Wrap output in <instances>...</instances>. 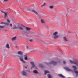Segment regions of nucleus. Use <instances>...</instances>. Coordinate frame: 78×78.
I'll use <instances>...</instances> for the list:
<instances>
[{
  "label": "nucleus",
  "instance_id": "11",
  "mask_svg": "<svg viewBox=\"0 0 78 78\" xmlns=\"http://www.w3.org/2000/svg\"><path fill=\"white\" fill-rule=\"evenodd\" d=\"M4 15L3 16V17L4 18H5L6 17V16H7V15H8V13L6 12H5V13H4Z\"/></svg>",
  "mask_w": 78,
  "mask_h": 78
},
{
  "label": "nucleus",
  "instance_id": "15",
  "mask_svg": "<svg viewBox=\"0 0 78 78\" xmlns=\"http://www.w3.org/2000/svg\"><path fill=\"white\" fill-rule=\"evenodd\" d=\"M18 55H23L22 52L20 51H18Z\"/></svg>",
  "mask_w": 78,
  "mask_h": 78
},
{
  "label": "nucleus",
  "instance_id": "6",
  "mask_svg": "<svg viewBox=\"0 0 78 78\" xmlns=\"http://www.w3.org/2000/svg\"><path fill=\"white\" fill-rule=\"evenodd\" d=\"M70 62H71V64H75V65H76L77 66H78V64L72 60H70Z\"/></svg>",
  "mask_w": 78,
  "mask_h": 78
},
{
  "label": "nucleus",
  "instance_id": "38",
  "mask_svg": "<svg viewBox=\"0 0 78 78\" xmlns=\"http://www.w3.org/2000/svg\"><path fill=\"white\" fill-rule=\"evenodd\" d=\"M36 69H37V67H36Z\"/></svg>",
  "mask_w": 78,
  "mask_h": 78
},
{
  "label": "nucleus",
  "instance_id": "27",
  "mask_svg": "<svg viewBox=\"0 0 78 78\" xmlns=\"http://www.w3.org/2000/svg\"><path fill=\"white\" fill-rule=\"evenodd\" d=\"M7 22H8V23H10V22H11L10 20H7Z\"/></svg>",
  "mask_w": 78,
  "mask_h": 78
},
{
  "label": "nucleus",
  "instance_id": "29",
  "mask_svg": "<svg viewBox=\"0 0 78 78\" xmlns=\"http://www.w3.org/2000/svg\"><path fill=\"white\" fill-rule=\"evenodd\" d=\"M4 56L5 58H6V57H7V55H4Z\"/></svg>",
  "mask_w": 78,
  "mask_h": 78
},
{
  "label": "nucleus",
  "instance_id": "3",
  "mask_svg": "<svg viewBox=\"0 0 78 78\" xmlns=\"http://www.w3.org/2000/svg\"><path fill=\"white\" fill-rule=\"evenodd\" d=\"M21 74L23 76H28V74L26 73V71H23L21 72Z\"/></svg>",
  "mask_w": 78,
  "mask_h": 78
},
{
  "label": "nucleus",
  "instance_id": "10",
  "mask_svg": "<svg viewBox=\"0 0 78 78\" xmlns=\"http://www.w3.org/2000/svg\"><path fill=\"white\" fill-rule=\"evenodd\" d=\"M72 68L73 69H74V70H76V69H77V68H76V66H72Z\"/></svg>",
  "mask_w": 78,
  "mask_h": 78
},
{
  "label": "nucleus",
  "instance_id": "31",
  "mask_svg": "<svg viewBox=\"0 0 78 78\" xmlns=\"http://www.w3.org/2000/svg\"><path fill=\"white\" fill-rule=\"evenodd\" d=\"M26 48H27V49H29V47H28V46H27Z\"/></svg>",
  "mask_w": 78,
  "mask_h": 78
},
{
  "label": "nucleus",
  "instance_id": "34",
  "mask_svg": "<svg viewBox=\"0 0 78 78\" xmlns=\"http://www.w3.org/2000/svg\"><path fill=\"white\" fill-rule=\"evenodd\" d=\"M66 61H63V63H64V64H66Z\"/></svg>",
  "mask_w": 78,
  "mask_h": 78
},
{
  "label": "nucleus",
  "instance_id": "9",
  "mask_svg": "<svg viewBox=\"0 0 78 78\" xmlns=\"http://www.w3.org/2000/svg\"><path fill=\"white\" fill-rule=\"evenodd\" d=\"M65 69L66 70H67V71H68L69 72H73L72 70L70 69H69L68 68H66Z\"/></svg>",
  "mask_w": 78,
  "mask_h": 78
},
{
  "label": "nucleus",
  "instance_id": "2",
  "mask_svg": "<svg viewBox=\"0 0 78 78\" xmlns=\"http://www.w3.org/2000/svg\"><path fill=\"white\" fill-rule=\"evenodd\" d=\"M57 62L54 61H51L49 63H47V65H50V64H53L54 66H55L57 64Z\"/></svg>",
  "mask_w": 78,
  "mask_h": 78
},
{
  "label": "nucleus",
  "instance_id": "26",
  "mask_svg": "<svg viewBox=\"0 0 78 78\" xmlns=\"http://www.w3.org/2000/svg\"><path fill=\"white\" fill-rule=\"evenodd\" d=\"M49 8L50 9H53V6H50Z\"/></svg>",
  "mask_w": 78,
  "mask_h": 78
},
{
  "label": "nucleus",
  "instance_id": "8",
  "mask_svg": "<svg viewBox=\"0 0 78 78\" xmlns=\"http://www.w3.org/2000/svg\"><path fill=\"white\" fill-rule=\"evenodd\" d=\"M30 64H31L32 66V67H31V69H33V68L36 67V66L34 65V62H30Z\"/></svg>",
  "mask_w": 78,
  "mask_h": 78
},
{
  "label": "nucleus",
  "instance_id": "28",
  "mask_svg": "<svg viewBox=\"0 0 78 78\" xmlns=\"http://www.w3.org/2000/svg\"><path fill=\"white\" fill-rule=\"evenodd\" d=\"M45 5H46V4L45 3H44L43 4V5H42V6H45Z\"/></svg>",
  "mask_w": 78,
  "mask_h": 78
},
{
  "label": "nucleus",
  "instance_id": "22",
  "mask_svg": "<svg viewBox=\"0 0 78 78\" xmlns=\"http://www.w3.org/2000/svg\"><path fill=\"white\" fill-rule=\"evenodd\" d=\"M1 24H2V23H4V24H6V25H8V23L7 22H4L3 23V22H2L1 23Z\"/></svg>",
  "mask_w": 78,
  "mask_h": 78
},
{
  "label": "nucleus",
  "instance_id": "35",
  "mask_svg": "<svg viewBox=\"0 0 78 78\" xmlns=\"http://www.w3.org/2000/svg\"><path fill=\"white\" fill-rule=\"evenodd\" d=\"M17 1H18V2H19V1H20V0H17Z\"/></svg>",
  "mask_w": 78,
  "mask_h": 78
},
{
  "label": "nucleus",
  "instance_id": "16",
  "mask_svg": "<svg viewBox=\"0 0 78 78\" xmlns=\"http://www.w3.org/2000/svg\"><path fill=\"white\" fill-rule=\"evenodd\" d=\"M73 71L76 75H77L78 74V71H76V70H74Z\"/></svg>",
  "mask_w": 78,
  "mask_h": 78
},
{
  "label": "nucleus",
  "instance_id": "23",
  "mask_svg": "<svg viewBox=\"0 0 78 78\" xmlns=\"http://www.w3.org/2000/svg\"><path fill=\"white\" fill-rule=\"evenodd\" d=\"M41 22L42 23H45V21L42 20H41Z\"/></svg>",
  "mask_w": 78,
  "mask_h": 78
},
{
  "label": "nucleus",
  "instance_id": "19",
  "mask_svg": "<svg viewBox=\"0 0 78 78\" xmlns=\"http://www.w3.org/2000/svg\"><path fill=\"white\" fill-rule=\"evenodd\" d=\"M58 76H59L61 77L62 78H64V76L62 75V74H59Z\"/></svg>",
  "mask_w": 78,
  "mask_h": 78
},
{
  "label": "nucleus",
  "instance_id": "7",
  "mask_svg": "<svg viewBox=\"0 0 78 78\" xmlns=\"http://www.w3.org/2000/svg\"><path fill=\"white\" fill-rule=\"evenodd\" d=\"M23 56H21L20 57V60L21 61H22L23 63H25V61L23 60Z\"/></svg>",
  "mask_w": 78,
  "mask_h": 78
},
{
  "label": "nucleus",
  "instance_id": "30",
  "mask_svg": "<svg viewBox=\"0 0 78 78\" xmlns=\"http://www.w3.org/2000/svg\"><path fill=\"white\" fill-rule=\"evenodd\" d=\"M32 41H33V40H29V41L30 42H32Z\"/></svg>",
  "mask_w": 78,
  "mask_h": 78
},
{
  "label": "nucleus",
  "instance_id": "20",
  "mask_svg": "<svg viewBox=\"0 0 78 78\" xmlns=\"http://www.w3.org/2000/svg\"><path fill=\"white\" fill-rule=\"evenodd\" d=\"M63 40H64V41H66V42H67V39H66V37H63Z\"/></svg>",
  "mask_w": 78,
  "mask_h": 78
},
{
  "label": "nucleus",
  "instance_id": "13",
  "mask_svg": "<svg viewBox=\"0 0 78 78\" xmlns=\"http://www.w3.org/2000/svg\"><path fill=\"white\" fill-rule=\"evenodd\" d=\"M6 47L8 48V49H9L10 48V47H9V44H7L6 45Z\"/></svg>",
  "mask_w": 78,
  "mask_h": 78
},
{
  "label": "nucleus",
  "instance_id": "37",
  "mask_svg": "<svg viewBox=\"0 0 78 78\" xmlns=\"http://www.w3.org/2000/svg\"><path fill=\"white\" fill-rule=\"evenodd\" d=\"M25 67L26 69H27V67Z\"/></svg>",
  "mask_w": 78,
  "mask_h": 78
},
{
  "label": "nucleus",
  "instance_id": "25",
  "mask_svg": "<svg viewBox=\"0 0 78 78\" xmlns=\"http://www.w3.org/2000/svg\"><path fill=\"white\" fill-rule=\"evenodd\" d=\"M4 28V26H0V28Z\"/></svg>",
  "mask_w": 78,
  "mask_h": 78
},
{
  "label": "nucleus",
  "instance_id": "18",
  "mask_svg": "<svg viewBox=\"0 0 78 78\" xmlns=\"http://www.w3.org/2000/svg\"><path fill=\"white\" fill-rule=\"evenodd\" d=\"M32 12H33L34 13H35V14H38V13H37V12L35 10H32Z\"/></svg>",
  "mask_w": 78,
  "mask_h": 78
},
{
  "label": "nucleus",
  "instance_id": "5",
  "mask_svg": "<svg viewBox=\"0 0 78 78\" xmlns=\"http://www.w3.org/2000/svg\"><path fill=\"white\" fill-rule=\"evenodd\" d=\"M24 59L26 61H27V60H29L30 59V58H28V56H27V55H24Z\"/></svg>",
  "mask_w": 78,
  "mask_h": 78
},
{
  "label": "nucleus",
  "instance_id": "24",
  "mask_svg": "<svg viewBox=\"0 0 78 78\" xmlns=\"http://www.w3.org/2000/svg\"><path fill=\"white\" fill-rule=\"evenodd\" d=\"M16 37H15L13 38H12V41H14V40H16Z\"/></svg>",
  "mask_w": 78,
  "mask_h": 78
},
{
  "label": "nucleus",
  "instance_id": "33",
  "mask_svg": "<svg viewBox=\"0 0 78 78\" xmlns=\"http://www.w3.org/2000/svg\"><path fill=\"white\" fill-rule=\"evenodd\" d=\"M7 1H8V0H4V2H7Z\"/></svg>",
  "mask_w": 78,
  "mask_h": 78
},
{
  "label": "nucleus",
  "instance_id": "1",
  "mask_svg": "<svg viewBox=\"0 0 78 78\" xmlns=\"http://www.w3.org/2000/svg\"><path fill=\"white\" fill-rule=\"evenodd\" d=\"M13 28L15 30H16L17 29H20V30H22V31H23L24 33H27V34H30V33H31V32L30 31L31 30V28L29 27H26L25 29L21 27H17L16 25H14L13 27Z\"/></svg>",
  "mask_w": 78,
  "mask_h": 78
},
{
  "label": "nucleus",
  "instance_id": "21",
  "mask_svg": "<svg viewBox=\"0 0 78 78\" xmlns=\"http://www.w3.org/2000/svg\"><path fill=\"white\" fill-rule=\"evenodd\" d=\"M7 25H8V26H9V27H12V23H10V24H9L8 23V24H7Z\"/></svg>",
  "mask_w": 78,
  "mask_h": 78
},
{
  "label": "nucleus",
  "instance_id": "4",
  "mask_svg": "<svg viewBox=\"0 0 78 78\" xmlns=\"http://www.w3.org/2000/svg\"><path fill=\"white\" fill-rule=\"evenodd\" d=\"M58 34V32H56L54 33L53 34V37L55 39H56V38H58L59 36L57 35V34Z\"/></svg>",
  "mask_w": 78,
  "mask_h": 78
},
{
  "label": "nucleus",
  "instance_id": "14",
  "mask_svg": "<svg viewBox=\"0 0 78 78\" xmlns=\"http://www.w3.org/2000/svg\"><path fill=\"white\" fill-rule=\"evenodd\" d=\"M47 76L48 78H52V76L50 74H48L47 75Z\"/></svg>",
  "mask_w": 78,
  "mask_h": 78
},
{
  "label": "nucleus",
  "instance_id": "32",
  "mask_svg": "<svg viewBox=\"0 0 78 78\" xmlns=\"http://www.w3.org/2000/svg\"><path fill=\"white\" fill-rule=\"evenodd\" d=\"M1 12L2 13H3V14H4L5 13V12H4V11H3L2 10L1 11Z\"/></svg>",
  "mask_w": 78,
  "mask_h": 78
},
{
  "label": "nucleus",
  "instance_id": "12",
  "mask_svg": "<svg viewBox=\"0 0 78 78\" xmlns=\"http://www.w3.org/2000/svg\"><path fill=\"white\" fill-rule=\"evenodd\" d=\"M33 73H36V74H38V72L36 70H34L33 71Z\"/></svg>",
  "mask_w": 78,
  "mask_h": 78
},
{
  "label": "nucleus",
  "instance_id": "36",
  "mask_svg": "<svg viewBox=\"0 0 78 78\" xmlns=\"http://www.w3.org/2000/svg\"><path fill=\"white\" fill-rule=\"evenodd\" d=\"M4 31H5V32L6 31V30H5Z\"/></svg>",
  "mask_w": 78,
  "mask_h": 78
},
{
  "label": "nucleus",
  "instance_id": "17",
  "mask_svg": "<svg viewBox=\"0 0 78 78\" xmlns=\"http://www.w3.org/2000/svg\"><path fill=\"white\" fill-rule=\"evenodd\" d=\"M49 73V71H48L45 70L44 71V74L45 75H46L47 74Z\"/></svg>",
  "mask_w": 78,
  "mask_h": 78
}]
</instances>
